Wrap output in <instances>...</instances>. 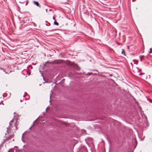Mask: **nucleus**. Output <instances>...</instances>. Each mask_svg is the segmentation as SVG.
Wrapping results in <instances>:
<instances>
[{
  "label": "nucleus",
  "instance_id": "obj_1",
  "mask_svg": "<svg viewBox=\"0 0 152 152\" xmlns=\"http://www.w3.org/2000/svg\"><path fill=\"white\" fill-rule=\"evenodd\" d=\"M18 122L17 120L14 119L11 120L10 123L9 127L10 128H13V129L15 130H17V127L18 124Z\"/></svg>",
  "mask_w": 152,
  "mask_h": 152
},
{
  "label": "nucleus",
  "instance_id": "obj_2",
  "mask_svg": "<svg viewBox=\"0 0 152 152\" xmlns=\"http://www.w3.org/2000/svg\"><path fill=\"white\" fill-rule=\"evenodd\" d=\"M64 62L63 60L59 59L53 61V63L55 64H58L62 63Z\"/></svg>",
  "mask_w": 152,
  "mask_h": 152
},
{
  "label": "nucleus",
  "instance_id": "obj_3",
  "mask_svg": "<svg viewBox=\"0 0 152 152\" xmlns=\"http://www.w3.org/2000/svg\"><path fill=\"white\" fill-rule=\"evenodd\" d=\"M33 2L34 4L36 5L37 6H38V7H40V6L39 5L38 2L34 1H33Z\"/></svg>",
  "mask_w": 152,
  "mask_h": 152
},
{
  "label": "nucleus",
  "instance_id": "obj_4",
  "mask_svg": "<svg viewBox=\"0 0 152 152\" xmlns=\"http://www.w3.org/2000/svg\"><path fill=\"white\" fill-rule=\"evenodd\" d=\"M121 53L124 56H126L125 51L123 49H122Z\"/></svg>",
  "mask_w": 152,
  "mask_h": 152
},
{
  "label": "nucleus",
  "instance_id": "obj_5",
  "mask_svg": "<svg viewBox=\"0 0 152 152\" xmlns=\"http://www.w3.org/2000/svg\"><path fill=\"white\" fill-rule=\"evenodd\" d=\"M54 24L55 25H57V26H58V24H58V22H56H56H54Z\"/></svg>",
  "mask_w": 152,
  "mask_h": 152
},
{
  "label": "nucleus",
  "instance_id": "obj_6",
  "mask_svg": "<svg viewBox=\"0 0 152 152\" xmlns=\"http://www.w3.org/2000/svg\"><path fill=\"white\" fill-rule=\"evenodd\" d=\"M71 63L69 61V64L71 65Z\"/></svg>",
  "mask_w": 152,
  "mask_h": 152
},
{
  "label": "nucleus",
  "instance_id": "obj_7",
  "mask_svg": "<svg viewBox=\"0 0 152 152\" xmlns=\"http://www.w3.org/2000/svg\"><path fill=\"white\" fill-rule=\"evenodd\" d=\"M151 102H152V100H151V101H150Z\"/></svg>",
  "mask_w": 152,
  "mask_h": 152
},
{
  "label": "nucleus",
  "instance_id": "obj_8",
  "mask_svg": "<svg viewBox=\"0 0 152 152\" xmlns=\"http://www.w3.org/2000/svg\"><path fill=\"white\" fill-rule=\"evenodd\" d=\"M118 44H119V45H120V43H118Z\"/></svg>",
  "mask_w": 152,
  "mask_h": 152
},
{
  "label": "nucleus",
  "instance_id": "obj_9",
  "mask_svg": "<svg viewBox=\"0 0 152 152\" xmlns=\"http://www.w3.org/2000/svg\"><path fill=\"white\" fill-rule=\"evenodd\" d=\"M53 31V30H51V31Z\"/></svg>",
  "mask_w": 152,
  "mask_h": 152
}]
</instances>
